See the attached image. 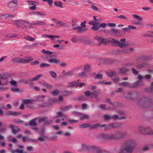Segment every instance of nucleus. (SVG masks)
<instances>
[{
	"mask_svg": "<svg viewBox=\"0 0 153 153\" xmlns=\"http://www.w3.org/2000/svg\"><path fill=\"white\" fill-rule=\"evenodd\" d=\"M135 141L131 139L127 140L123 145V147L122 148L119 153H131L134 150L136 145Z\"/></svg>",
	"mask_w": 153,
	"mask_h": 153,
	"instance_id": "f257e3e1",
	"label": "nucleus"
},
{
	"mask_svg": "<svg viewBox=\"0 0 153 153\" xmlns=\"http://www.w3.org/2000/svg\"><path fill=\"white\" fill-rule=\"evenodd\" d=\"M126 134V132L120 131L116 132L114 134H102V137L104 139H120L124 137Z\"/></svg>",
	"mask_w": 153,
	"mask_h": 153,
	"instance_id": "f03ea898",
	"label": "nucleus"
},
{
	"mask_svg": "<svg viewBox=\"0 0 153 153\" xmlns=\"http://www.w3.org/2000/svg\"><path fill=\"white\" fill-rule=\"evenodd\" d=\"M138 104L142 107L149 108L152 106L153 104V102L151 99L143 98L140 99L139 100Z\"/></svg>",
	"mask_w": 153,
	"mask_h": 153,
	"instance_id": "7ed1b4c3",
	"label": "nucleus"
},
{
	"mask_svg": "<svg viewBox=\"0 0 153 153\" xmlns=\"http://www.w3.org/2000/svg\"><path fill=\"white\" fill-rule=\"evenodd\" d=\"M138 95L137 92L133 93L128 91L125 92L123 94L124 97L128 100H134L137 98Z\"/></svg>",
	"mask_w": 153,
	"mask_h": 153,
	"instance_id": "20e7f679",
	"label": "nucleus"
},
{
	"mask_svg": "<svg viewBox=\"0 0 153 153\" xmlns=\"http://www.w3.org/2000/svg\"><path fill=\"white\" fill-rule=\"evenodd\" d=\"M138 129L140 133L142 134L153 135V130L149 127L140 126L139 127Z\"/></svg>",
	"mask_w": 153,
	"mask_h": 153,
	"instance_id": "39448f33",
	"label": "nucleus"
},
{
	"mask_svg": "<svg viewBox=\"0 0 153 153\" xmlns=\"http://www.w3.org/2000/svg\"><path fill=\"white\" fill-rule=\"evenodd\" d=\"M82 148L83 150H89L95 152V151L98 152L99 150V147L94 146H89L87 144H83Z\"/></svg>",
	"mask_w": 153,
	"mask_h": 153,
	"instance_id": "423d86ee",
	"label": "nucleus"
},
{
	"mask_svg": "<svg viewBox=\"0 0 153 153\" xmlns=\"http://www.w3.org/2000/svg\"><path fill=\"white\" fill-rule=\"evenodd\" d=\"M109 42L114 43L115 44L117 45H118L121 48H124L127 46V45L124 43L120 42V41L115 40L112 38H109L108 39Z\"/></svg>",
	"mask_w": 153,
	"mask_h": 153,
	"instance_id": "0eeeda50",
	"label": "nucleus"
},
{
	"mask_svg": "<svg viewBox=\"0 0 153 153\" xmlns=\"http://www.w3.org/2000/svg\"><path fill=\"white\" fill-rule=\"evenodd\" d=\"M133 50V49L131 48H123L121 50H116L115 53L118 54H122L129 53Z\"/></svg>",
	"mask_w": 153,
	"mask_h": 153,
	"instance_id": "6e6552de",
	"label": "nucleus"
},
{
	"mask_svg": "<svg viewBox=\"0 0 153 153\" xmlns=\"http://www.w3.org/2000/svg\"><path fill=\"white\" fill-rule=\"evenodd\" d=\"M121 126V124L118 123H110L107 125V126L105 127L104 129L107 131L109 128H114L120 127Z\"/></svg>",
	"mask_w": 153,
	"mask_h": 153,
	"instance_id": "1a4fd4ad",
	"label": "nucleus"
},
{
	"mask_svg": "<svg viewBox=\"0 0 153 153\" xmlns=\"http://www.w3.org/2000/svg\"><path fill=\"white\" fill-rule=\"evenodd\" d=\"M9 127L11 128V131L14 134L21 132V130L19 128L17 127L14 128V125L13 124H11L10 125Z\"/></svg>",
	"mask_w": 153,
	"mask_h": 153,
	"instance_id": "9d476101",
	"label": "nucleus"
},
{
	"mask_svg": "<svg viewBox=\"0 0 153 153\" xmlns=\"http://www.w3.org/2000/svg\"><path fill=\"white\" fill-rule=\"evenodd\" d=\"M33 24L34 25L44 26L45 25L46 23L45 22L36 20L33 22Z\"/></svg>",
	"mask_w": 153,
	"mask_h": 153,
	"instance_id": "9b49d317",
	"label": "nucleus"
},
{
	"mask_svg": "<svg viewBox=\"0 0 153 153\" xmlns=\"http://www.w3.org/2000/svg\"><path fill=\"white\" fill-rule=\"evenodd\" d=\"M94 38L95 39L98 40L100 43H106L107 42V39L101 36H96Z\"/></svg>",
	"mask_w": 153,
	"mask_h": 153,
	"instance_id": "f8f14e48",
	"label": "nucleus"
},
{
	"mask_svg": "<svg viewBox=\"0 0 153 153\" xmlns=\"http://www.w3.org/2000/svg\"><path fill=\"white\" fill-rule=\"evenodd\" d=\"M14 25H16L17 26L21 27H26L24 23V22L23 21H15L14 23Z\"/></svg>",
	"mask_w": 153,
	"mask_h": 153,
	"instance_id": "ddd939ff",
	"label": "nucleus"
},
{
	"mask_svg": "<svg viewBox=\"0 0 153 153\" xmlns=\"http://www.w3.org/2000/svg\"><path fill=\"white\" fill-rule=\"evenodd\" d=\"M8 6L10 9L12 10H15L17 8V5L13 4V3L9 2L8 4Z\"/></svg>",
	"mask_w": 153,
	"mask_h": 153,
	"instance_id": "4468645a",
	"label": "nucleus"
},
{
	"mask_svg": "<svg viewBox=\"0 0 153 153\" xmlns=\"http://www.w3.org/2000/svg\"><path fill=\"white\" fill-rule=\"evenodd\" d=\"M106 73L108 76L112 78L114 76H116L117 75V73L115 71H107Z\"/></svg>",
	"mask_w": 153,
	"mask_h": 153,
	"instance_id": "2eb2a0df",
	"label": "nucleus"
},
{
	"mask_svg": "<svg viewBox=\"0 0 153 153\" xmlns=\"http://www.w3.org/2000/svg\"><path fill=\"white\" fill-rule=\"evenodd\" d=\"M101 128V124L97 123L94 125H90V129H94Z\"/></svg>",
	"mask_w": 153,
	"mask_h": 153,
	"instance_id": "dca6fc26",
	"label": "nucleus"
},
{
	"mask_svg": "<svg viewBox=\"0 0 153 153\" xmlns=\"http://www.w3.org/2000/svg\"><path fill=\"white\" fill-rule=\"evenodd\" d=\"M52 20L56 24L59 25L60 26H63L65 25V23L62 21L60 20H57L55 19H52Z\"/></svg>",
	"mask_w": 153,
	"mask_h": 153,
	"instance_id": "f3484780",
	"label": "nucleus"
},
{
	"mask_svg": "<svg viewBox=\"0 0 153 153\" xmlns=\"http://www.w3.org/2000/svg\"><path fill=\"white\" fill-rule=\"evenodd\" d=\"M79 79L77 81H75L74 82H71L68 84V86L72 87L74 86H78V85L79 84L78 83L79 82Z\"/></svg>",
	"mask_w": 153,
	"mask_h": 153,
	"instance_id": "a211bd4d",
	"label": "nucleus"
},
{
	"mask_svg": "<svg viewBox=\"0 0 153 153\" xmlns=\"http://www.w3.org/2000/svg\"><path fill=\"white\" fill-rule=\"evenodd\" d=\"M42 76V75L39 74L36 76L35 77L29 79V80L30 82L37 81Z\"/></svg>",
	"mask_w": 153,
	"mask_h": 153,
	"instance_id": "6ab92c4d",
	"label": "nucleus"
},
{
	"mask_svg": "<svg viewBox=\"0 0 153 153\" xmlns=\"http://www.w3.org/2000/svg\"><path fill=\"white\" fill-rule=\"evenodd\" d=\"M133 87H137L141 85L142 84L141 80H137L136 82L134 83Z\"/></svg>",
	"mask_w": 153,
	"mask_h": 153,
	"instance_id": "aec40b11",
	"label": "nucleus"
},
{
	"mask_svg": "<svg viewBox=\"0 0 153 153\" xmlns=\"http://www.w3.org/2000/svg\"><path fill=\"white\" fill-rule=\"evenodd\" d=\"M91 98H94L98 97L100 93L97 91H95L91 92Z\"/></svg>",
	"mask_w": 153,
	"mask_h": 153,
	"instance_id": "412c9836",
	"label": "nucleus"
},
{
	"mask_svg": "<svg viewBox=\"0 0 153 153\" xmlns=\"http://www.w3.org/2000/svg\"><path fill=\"white\" fill-rule=\"evenodd\" d=\"M23 103L25 104H33V101L32 100L29 99H24L23 100Z\"/></svg>",
	"mask_w": 153,
	"mask_h": 153,
	"instance_id": "4be33fe9",
	"label": "nucleus"
},
{
	"mask_svg": "<svg viewBox=\"0 0 153 153\" xmlns=\"http://www.w3.org/2000/svg\"><path fill=\"white\" fill-rule=\"evenodd\" d=\"M32 60V59H27V60L21 58L20 59L19 63H26L29 62Z\"/></svg>",
	"mask_w": 153,
	"mask_h": 153,
	"instance_id": "5701e85b",
	"label": "nucleus"
},
{
	"mask_svg": "<svg viewBox=\"0 0 153 153\" xmlns=\"http://www.w3.org/2000/svg\"><path fill=\"white\" fill-rule=\"evenodd\" d=\"M35 119L33 118L30 120L29 123V125L31 126H36L37 123L35 122Z\"/></svg>",
	"mask_w": 153,
	"mask_h": 153,
	"instance_id": "b1692460",
	"label": "nucleus"
},
{
	"mask_svg": "<svg viewBox=\"0 0 153 153\" xmlns=\"http://www.w3.org/2000/svg\"><path fill=\"white\" fill-rule=\"evenodd\" d=\"M8 139L10 141L13 143H17L18 141L16 139L11 137V136H9Z\"/></svg>",
	"mask_w": 153,
	"mask_h": 153,
	"instance_id": "393cba45",
	"label": "nucleus"
},
{
	"mask_svg": "<svg viewBox=\"0 0 153 153\" xmlns=\"http://www.w3.org/2000/svg\"><path fill=\"white\" fill-rule=\"evenodd\" d=\"M59 60L54 58L49 59L48 60V62L50 63H56L59 62Z\"/></svg>",
	"mask_w": 153,
	"mask_h": 153,
	"instance_id": "a878e982",
	"label": "nucleus"
},
{
	"mask_svg": "<svg viewBox=\"0 0 153 153\" xmlns=\"http://www.w3.org/2000/svg\"><path fill=\"white\" fill-rule=\"evenodd\" d=\"M42 85L48 89H51L53 88L52 85L49 84L46 82L43 83L42 84Z\"/></svg>",
	"mask_w": 153,
	"mask_h": 153,
	"instance_id": "bb28decb",
	"label": "nucleus"
},
{
	"mask_svg": "<svg viewBox=\"0 0 153 153\" xmlns=\"http://www.w3.org/2000/svg\"><path fill=\"white\" fill-rule=\"evenodd\" d=\"M72 107L71 105H69L65 106H62L61 108V109L62 110L66 111L68 110L69 108H71Z\"/></svg>",
	"mask_w": 153,
	"mask_h": 153,
	"instance_id": "cd10ccee",
	"label": "nucleus"
},
{
	"mask_svg": "<svg viewBox=\"0 0 153 153\" xmlns=\"http://www.w3.org/2000/svg\"><path fill=\"white\" fill-rule=\"evenodd\" d=\"M119 84L123 86H127L128 87H130V86L129 83L128 82H123L120 83Z\"/></svg>",
	"mask_w": 153,
	"mask_h": 153,
	"instance_id": "c85d7f7f",
	"label": "nucleus"
},
{
	"mask_svg": "<svg viewBox=\"0 0 153 153\" xmlns=\"http://www.w3.org/2000/svg\"><path fill=\"white\" fill-rule=\"evenodd\" d=\"M2 16L4 18L7 19L8 18H10L12 19L13 18L14 16L13 15L10 14H3L2 15Z\"/></svg>",
	"mask_w": 153,
	"mask_h": 153,
	"instance_id": "c756f323",
	"label": "nucleus"
},
{
	"mask_svg": "<svg viewBox=\"0 0 153 153\" xmlns=\"http://www.w3.org/2000/svg\"><path fill=\"white\" fill-rule=\"evenodd\" d=\"M54 5L57 7H60L62 8V4L61 2L55 1L54 2Z\"/></svg>",
	"mask_w": 153,
	"mask_h": 153,
	"instance_id": "7c9ffc66",
	"label": "nucleus"
},
{
	"mask_svg": "<svg viewBox=\"0 0 153 153\" xmlns=\"http://www.w3.org/2000/svg\"><path fill=\"white\" fill-rule=\"evenodd\" d=\"M23 122V120L19 119H14L13 121V123L17 124L22 123Z\"/></svg>",
	"mask_w": 153,
	"mask_h": 153,
	"instance_id": "2f4dec72",
	"label": "nucleus"
},
{
	"mask_svg": "<svg viewBox=\"0 0 153 153\" xmlns=\"http://www.w3.org/2000/svg\"><path fill=\"white\" fill-rule=\"evenodd\" d=\"M24 38L26 40L30 41H33L35 40V39L33 37L30 36H25Z\"/></svg>",
	"mask_w": 153,
	"mask_h": 153,
	"instance_id": "473e14b6",
	"label": "nucleus"
},
{
	"mask_svg": "<svg viewBox=\"0 0 153 153\" xmlns=\"http://www.w3.org/2000/svg\"><path fill=\"white\" fill-rule=\"evenodd\" d=\"M89 24L94 26L99 25L100 23L99 22H96L95 21H91L89 22Z\"/></svg>",
	"mask_w": 153,
	"mask_h": 153,
	"instance_id": "72a5a7b5",
	"label": "nucleus"
},
{
	"mask_svg": "<svg viewBox=\"0 0 153 153\" xmlns=\"http://www.w3.org/2000/svg\"><path fill=\"white\" fill-rule=\"evenodd\" d=\"M80 127L81 128H86L90 127V125L88 123H86L81 125L80 126Z\"/></svg>",
	"mask_w": 153,
	"mask_h": 153,
	"instance_id": "f704fd0d",
	"label": "nucleus"
},
{
	"mask_svg": "<svg viewBox=\"0 0 153 153\" xmlns=\"http://www.w3.org/2000/svg\"><path fill=\"white\" fill-rule=\"evenodd\" d=\"M150 145L145 146L144 147L141 148V150L142 151H146L148 150L150 148Z\"/></svg>",
	"mask_w": 153,
	"mask_h": 153,
	"instance_id": "c9c22d12",
	"label": "nucleus"
},
{
	"mask_svg": "<svg viewBox=\"0 0 153 153\" xmlns=\"http://www.w3.org/2000/svg\"><path fill=\"white\" fill-rule=\"evenodd\" d=\"M115 76H114L112 77V79L114 82L117 83L119 81L120 79L118 76H116L115 77Z\"/></svg>",
	"mask_w": 153,
	"mask_h": 153,
	"instance_id": "e433bc0d",
	"label": "nucleus"
},
{
	"mask_svg": "<svg viewBox=\"0 0 153 153\" xmlns=\"http://www.w3.org/2000/svg\"><path fill=\"white\" fill-rule=\"evenodd\" d=\"M23 149L20 150L18 149H16L15 150H12L11 152L12 153H23Z\"/></svg>",
	"mask_w": 153,
	"mask_h": 153,
	"instance_id": "4c0bfd02",
	"label": "nucleus"
},
{
	"mask_svg": "<svg viewBox=\"0 0 153 153\" xmlns=\"http://www.w3.org/2000/svg\"><path fill=\"white\" fill-rule=\"evenodd\" d=\"M91 66L89 65H87L85 66L84 68V71L87 72H89L91 70Z\"/></svg>",
	"mask_w": 153,
	"mask_h": 153,
	"instance_id": "58836bf2",
	"label": "nucleus"
},
{
	"mask_svg": "<svg viewBox=\"0 0 153 153\" xmlns=\"http://www.w3.org/2000/svg\"><path fill=\"white\" fill-rule=\"evenodd\" d=\"M10 90L11 92H15V93L18 92L20 91V90L19 88H15L14 87L11 88Z\"/></svg>",
	"mask_w": 153,
	"mask_h": 153,
	"instance_id": "ea45409f",
	"label": "nucleus"
},
{
	"mask_svg": "<svg viewBox=\"0 0 153 153\" xmlns=\"http://www.w3.org/2000/svg\"><path fill=\"white\" fill-rule=\"evenodd\" d=\"M120 73L122 74H124L128 71V70L125 68H122L120 69Z\"/></svg>",
	"mask_w": 153,
	"mask_h": 153,
	"instance_id": "a19ab883",
	"label": "nucleus"
},
{
	"mask_svg": "<svg viewBox=\"0 0 153 153\" xmlns=\"http://www.w3.org/2000/svg\"><path fill=\"white\" fill-rule=\"evenodd\" d=\"M9 115H11L13 116H17L18 114L16 112L10 111L8 112Z\"/></svg>",
	"mask_w": 153,
	"mask_h": 153,
	"instance_id": "79ce46f5",
	"label": "nucleus"
},
{
	"mask_svg": "<svg viewBox=\"0 0 153 153\" xmlns=\"http://www.w3.org/2000/svg\"><path fill=\"white\" fill-rule=\"evenodd\" d=\"M89 117L87 115L83 114L82 117H80V119L81 120H83L85 119H88Z\"/></svg>",
	"mask_w": 153,
	"mask_h": 153,
	"instance_id": "37998d69",
	"label": "nucleus"
},
{
	"mask_svg": "<svg viewBox=\"0 0 153 153\" xmlns=\"http://www.w3.org/2000/svg\"><path fill=\"white\" fill-rule=\"evenodd\" d=\"M42 52L43 53L47 54H51L53 53L52 52H51L49 51H45L44 49H43L42 51Z\"/></svg>",
	"mask_w": 153,
	"mask_h": 153,
	"instance_id": "c03bdc74",
	"label": "nucleus"
},
{
	"mask_svg": "<svg viewBox=\"0 0 153 153\" xmlns=\"http://www.w3.org/2000/svg\"><path fill=\"white\" fill-rule=\"evenodd\" d=\"M50 74L51 76L53 78H55L56 77L57 75L55 72L52 71H50Z\"/></svg>",
	"mask_w": 153,
	"mask_h": 153,
	"instance_id": "a18cd8bd",
	"label": "nucleus"
},
{
	"mask_svg": "<svg viewBox=\"0 0 153 153\" xmlns=\"http://www.w3.org/2000/svg\"><path fill=\"white\" fill-rule=\"evenodd\" d=\"M10 84L13 86H16L17 85L16 82L13 80L12 79H11V80L10 81Z\"/></svg>",
	"mask_w": 153,
	"mask_h": 153,
	"instance_id": "49530a36",
	"label": "nucleus"
},
{
	"mask_svg": "<svg viewBox=\"0 0 153 153\" xmlns=\"http://www.w3.org/2000/svg\"><path fill=\"white\" fill-rule=\"evenodd\" d=\"M117 17L118 19H123V20H127V17L126 16H124L123 15H120L119 16H117Z\"/></svg>",
	"mask_w": 153,
	"mask_h": 153,
	"instance_id": "de8ad7c7",
	"label": "nucleus"
},
{
	"mask_svg": "<svg viewBox=\"0 0 153 153\" xmlns=\"http://www.w3.org/2000/svg\"><path fill=\"white\" fill-rule=\"evenodd\" d=\"M72 29L74 30H79V32H82V29L81 27L80 26H79L77 27H74L72 28Z\"/></svg>",
	"mask_w": 153,
	"mask_h": 153,
	"instance_id": "09e8293b",
	"label": "nucleus"
},
{
	"mask_svg": "<svg viewBox=\"0 0 153 153\" xmlns=\"http://www.w3.org/2000/svg\"><path fill=\"white\" fill-rule=\"evenodd\" d=\"M102 76V74H97L95 77V79H101Z\"/></svg>",
	"mask_w": 153,
	"mask_h": 153,
	"instance_id": "8fccbe9b",
	"label": "nucleus"
},
{
	"mask_svg": "<svg viewBox=\"0 0 153 153\" xmlns=\"http://www.w3.org/2000/svg\"><path fill=\"white\" fill-rule=\"evenodd\" d=\"M50 65L48 64L42 63L40 65V67L42 68H44L45 67H49Z\"/></svg>",
	"mask_w": 153,
	"mask_h": 153,
	"instance_id": "3c124183",
	"label": "nucleus"
},
{
	"mask_svg": "<svg viewBox=\"0 0 153 153\" xmlns=\"http://www.w3.org/2000/svg\"><path fill=\"white\" fill-rule=\"evenodd\" d=\"M47 118L46 117L40 118L39 120V123H41L42 122H45L47 120Z\"/></svg>",
	"mask_w": 153,
	"mask_h": 153,
	"instance_id": "603ef678",
	"label": "nucleus"
},
{
	"mask_svg": "<svg viewBox=\"0 0 153 153\" xmlns=\"http://www.w3.org/2000/svg\"><path fill=\"white\" fill-rule=\"evenodd\" d=\"M99 28V26L97 25L94 26L91 28V29L94 31L98 30Z\"/></svg>",
	"mask_w": 153,
	"mask_h": 153,
	"instance_id": "864d4df0",
	"label": "nucleus"
},
{
	"mask_svg": "<svg viewBox=\"0 0 153 153\" xmlns=\"http://www.w3.org/2000/svg\"><path fill=\"white\" fill-rule=\"evenodd\" d=\"M59 93V91L58 90H56L52 92V95L54 96H55L58 94Z\"/></svg>",
	"mask_w": 153,
	"mask_h": 153,
	"instance_id": "5fc2aeb1",
	"label": "nucleus"
},
{
	"mask_svg": "<svg viewBox=\"0 0 153 153\" xmlns=\"http://www.w3.org/2000/svg\"><path fill=\"white\" fill-rule=\"evenodd\" d=\"M86 73L85 72H83L79 74L78 76L80 77H83L86 76Z\"/></svg>",
	"mask_w": 153,
	"mask_h": 153,
	"instance_id": "6e6d98bb",
	"label": "nucleus"
},
{
	"mask_svg": "<svg viewBox=\"0 0 153 153\" xmlns=\"http://www.w3.org/2000/svg\"><path fill=\"white\" fill-rule=\"evenodd\" d=\"M95 152L96 153H110L107 151H104L100 150V148L99 147V150L98 152L95 151Z\"/></svg>",
	"mask_w": 153,
	"mask_h": 153,
	"instance_id": "4d7b16f0",
	"label": "nucleus"
},
{
	"mask_svg": "<svg viewBox=\"0 0 153 153\" xmlns=\"http://www.w3.org/2000/svg\"><path fill=\"white\" fill-rule=\"evenodd\" d=\"M27 2L30 5H34L37 3V2L35 1H27Z\"/></svg>",
	"mask_w": 153,
	"mask_h": 153,
	"instance_id": "13d9d810",
	"label": "nucleus"
},
{
	"mask_svg": "<svg viewBox=\"0 0 153 153\" xmlns=\"http://www.w3.org/2000/svg\"><path fill=\"white\" fill-rule=\"evenodd\" d=\"M133 16L134 18L137 19L139 20H142V18L138 15L134 14L133 15Z\"/></svg>",
	"mask_w": 153,
	"mask_h": 153,
	"instance_id": "bf43d9fd",
	"label": "nucleus"
},
{
	"mask_svg": "<svg viewBox=\"0 0 153 153\" xmlns=\"http://www.w3.org/2000/svg\"><path fill=\"white\" fill-rule=\"evenodd\" d=\"M99 28L102 27L103 28H105L106 26V24L104 23L99 24Z\"/></svg>",
	"mask_w": 153,
	"mask_h": 153,
	"instance_id": "052dcab7",
	"label": "nucleus"
},
{
	"mask_svg": "<svg viewBox=\"0 0 153 153\" xmlns=\"http://www.w3.org/2000/svg\"><path fill=\"white\" fill-rule=\"evenodd\" d=\"M128 27L129 28V29L133 30H135L136 29V27L133 25H128Z\"/></svg>",
	"mask_w": 153,
	"mask_h": 153,
	"instance_id": "680f3d73",
	"label": "nucleus"
},
{
	"mask_svg": "<svg viewBox=\"0 0 153 153\" xmlns=\"http://www.w3.org/2000/svg\"><path fill=\"white\" fill-rule=\"evenodd\" d=\"M68 121L70 122L71 123H74L77 122L78 121L77 120H71V119H68Z\"/></svg>",
	"mask_w": 153,
	"mask_h": 153,
	"instance_id": "e2e57ef3",
	"label": "nucleus"
},
{
	"mask_svg": "<svg viewBox=\"0 0 153 153\" xmlns=\"http://www.w3.org/2000/svg\"><path fill=\"white\" fill-rule=\"evenodd\" d=\"M111 117L108 114H105L104 116V119L105 120H108L110 119Z\"/></svg>",
	"mask_w": 153,
	"mask_h": 153,
	"instance_id": "0e129e2a",
	"label": "nucleus"
},
{
	"mask_svg": "<svg viewBox=\"0 0 153 153\" xmlns=\"http://www.w3.org/2000/svg\"><path fill=\"white\" fill-rule=\"evenodd\" d=\"M20 59L18 57H16L13 59V61L15 62L19 63Z\"/></svg>",
	"mask_w": 153,
	"mask_h": 153,
	"instance_id": "69168bd1",
	"label": "nucleus"
},
{
	"mask_svg": "<svg viewBox=\"0 0 153 153\" xmlns=\"http://www.w3.org/2000/svg\"><path fill=\"white\" fill-rule=\"evenodd\" d=\"M133 74L135 75H137L138 74V71L134 68H131Z\"/></svg>",
	"mask_w": 153,
	"mask_h": 153,
	"instance_id": "338daca9",
	"label": "nucleus"
},
{
	"mask_svg": "<svg viewBox=\"0 0 153 153\" xmlns=\"http://www.w3.org/2000/svg\"><path fill=\"white\" fill-rule=\"evenodd\" d=\"M91 92H90L89 91H85V95L86 97H88L89 96L91 95Z\"/></svg>",
	"mask_w": 153,
	"mask_h": 153,
	"instance_id": "774afa93",
	"label": "nucleus"
}]
</instances>
